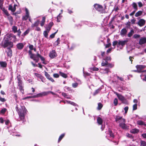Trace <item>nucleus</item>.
<instances>
[{
    "label": "nucleus",
    "mask_w": 146,
    "mask_h": 146,
    "mask_svg": "<svg viewBox=\"0 0 146 146\" xmlns=\"http://www.w3.org/2000/svg\"><path fill=\"white\" fill-rule=\"evenodd\" d=\"M130 23H131L130 22L128 21L127 22V23L126 25V27L127 28H129L130 26Z\"/></svg>",
    "instance_id": "680f3d73"
},
{
    "label": "nucleus",
    "mask_w": 146,
    "mask_h": 146,
    "mask_svg": "<svg viewBox=\"0 0 146 146\" xmlns=\"http://www.w3.org/2000/svg\"><path fill=\"white\" fill-rule=\"evenodd\" d=\"M60 40L59 38H58L57 40L55 41L54 43V44L56 46H58V44L60 43Z\"/></svg>",
    "instance_id": "a19ab883"
},
{
    "label": "nucleus",
    "mask_w": 146,
    "mask_h": 146,
    "mask_svg": "<svg viewBox=\"0 0 146 146\" xmlns=\"http://www.w3.org/2000/svg\"><path fill=\"white\" fill-rule=\"evenodd\" d=\"M140 146H146V142L141 140L140 142Z\"/></svg>",
    "instance_id": "ea45409f"
},
{
    "label": "nucleus",
    "mask_w": 146,
    "mask_h": 146,
    "mask_svg": "<svg viewBox=\"0 0 146 146\" xmlns=\"http://www.w3.org/2000/svg\"><path fill=\"white\" fill-rule=\"evenodd\" d=\"M0 9L7 16H9V14L7 10L5 9V8H3V7H2V8H0Z\"/></svg>",
    "instance_id": "a878e982"
},
{
    "label": "nucleus",
    "mask_w": 146,
    "mask_h": 146,
    "mask_svg": "<svg viewBox=\"0 0 146 146\" xmlns=\"http://www.w3.org/2000/svg\"><path fill=\"white\" fill-rule=\"evenodd\" d=\"M17 80L19 89L23 94H24V90L23 86L22 81L19 78H17Z\"/></svg>",
    "instance_id": "423d86ee"
},
{
    "label": "nucleus",
    "mask_w": 146,
    "mask_h": 146,
    "mask_svg": "<svg viewBox=\"0 0 146 146\" xmlns=\"http://www.w3.org/2000/svg\"><path fill=\"white\" fill-rule=\"evenodd\" d=\"M146 43V37H143L141 38L139 41V44L140 45L144 44Z\"/></svg>",
    "instance_id": "2eb2a0df"
},
{
    "label": "nucleus",
    "mask_w": 146,
    "mask_h": 146,
    "mask_svg": "<svg viewBox=\"0 0 146 146\" xmlns=\"http://www.w3.org/2000/svg\"><path fill=\"white\" fill-rule=\"evenodd\" d=\"M3 0H0V8H1L2 7H3Z\"/></svg>",
    "instance_id": "bf43d9fd"
},
{
    "label": "nucleus",
    "mask_w": 146,
    "mask_h": 146,
    "mask_svg": "<svg viewBox=\"0 0 146 146\" xmlns=\"http://www.w3.org/2000/svg\"><path fill=\"white\" fill-rule=\"evenodd\" d=\"M57 56V54L54 50L50 51L49 54V56L51 58H53Z\"/></svg>",
    "instance_id": "9b49d317"
},
{
    "label": "nucleus",
    "mask_w": 146,
    "mask_h": 146,
    "mask_svg": "<svg viewBox=\"0 0 146 146\" xmlns=\"http://www.w3.org/2000/svg\"><path fill=\"white\" fill-rule=\"evenodd\" d=\"M137 124L140 125H144L145 126L146 123H145L142 120H139L137 121Z\"/></svg>",
    "instance_id": "c756f323"
},
{
    "label": "nucleus",
    "mask_w": 146,
    "mask_h": 146,
    "mask_svg": "<svg viewBox=\"0 0 146 146\" xmlns=\"http://www.w3.org/2000/svg\"><path fill=\"white\" fill-rule=\"evenodd\" d=\"M78 84L77 82L73 83L72 84V87L74 88L77 87L78 86Z\"/></svg>",
    "instance_id": "3c124183"
},
{
    "label": "nucleus",
    "mask_w": 146,
    "mask_h": 146,
    "mask_svg": "<svg viewBox=\"0 0 146 146\" xmlns=\"http://www.w3.org/2000/svg\"><path fill=\"white\" fill-rule=\"evenodd\" d=\"M35 75L36 77H37L38 78H39L40 79H41V81L43 82H44V80H45V78L42 76L40 74L37 73H35Z\"/></svg>",
    "instance_id": "4468645a"
},
{
    "label": "nucleus",
    "mask_w": 146,
    "mask_h": 146,
    "mask_svg": "<svg viewBox=\"0 0 146 146\" xmlns=\"http://www.w3.org/2000/svg\"><path fill=\"white\" fill-rule=\"evenodd\" d=\"M53 76L54 78H58L59 76V75L58 74L55 73L53 74Z\"/></svg>",
    "instance_id": "e2e57ef3"
},
{
    "label": "nucleus",
    "mask_w": 146,
    "mask_h": 146,
    "mask_svg": "<svg viewBox=\"0 0 146 146\" xmlns=\"http://www.w3.org/2000/svg\"><path fill=\"white\" fill-rule=\"evenodd\" d=\"M30 32V30L29 29H28L22 35V36H24L27 35Z\"/></svg>",
    "instance_id": "4c0bfd02"
},
{
    "label": "nucleus",
    "mask_w": 146,
    "mask_h": 146,
    "mask_svg": "<svg viewBox=\"0 0 146 146\" xmlns=\"http://www.w3.org/2000/svg\"><path fill=\"white\" fill-rule=\"evenodd\" d=\"M94 7L95 9L101 13L103 12V7L101 5L98 4H95L94 5Z\"/></svg>",
    "instance_id": "0eeeda50"
},
{
    "label": "nucleus",
    "mask_w": 146,
    "mask_h": 146,
    "mask_svg": "<svg viewBox=\"0 0 146 146\" xmlns=\"http://www.w3.org/2000/svg\"><path fill=\"white\" fill-rule=\"evenodd\" d=\"M12 44L11 41H9L5 39L4 44L3 45L4 48L7 47L9 45H10V44Z\"/></svg>",
    "instance_id": "f8f14e48"
},
{
    "label": "nucleus",
    "mask_w": 146,
    "mask_h": 146,
    "mask_svg": "<svg viewBox=\"0 0 146 146\" xmlns=\"http://www.w3.org/2000/svg\"><path fill=\"white\" fill-rule=\"evenodd\" d=\"M43 94V92H42V93L38 94L36 95L31 96V98L41 97L44 96Z\"/></svg>",
    "instance_id": "f3484780"
},
{
    "label": "nucleus",
    "mask_w": 146,
    "mask_h": 146,
    "mask_svg": "<svg viewBox=\"0 0 146 146\" xmlns=\"http://www.w3.org/2000/svg\"><path fill=\"white\" fill-rule=\"evenodd\" d=\"M134 33V31L133 29H131L130 32L128 34L127 36L129 37H131Z\"/></svg>",
    "instance_id": "7c9ffc66"
},
{
    "label": "nucleus",
    "mask_w": 146,
    "mask_h": 146,
    "mask_svg": "<svg viewBox=\"0 0 146 146\" xmlns=\"http://www.w3.org/2000/svg\"><path fill=\"white\" fill-rule=\"evenodd\" d=\"M44 74L45 76L48 79L51 77L48 73L46 71H44Z\"/></svg>",
    "instance_id": "37998d69"
},
{
    "label": "nucleus",
    "mask_w": 146,
    "mask_h": 146,
    "mask_svg": "<svg viewBox=\"0 0 146 146\" xmlns=\"http://www.w3.org/2000/svg\"><path fill=\"white\" fill-rule=\"evenodd\" d=\"M7 110L6 109L4 108L2 109L1 111V113L3 114H4L5 113Z\"/></svg>",
    "instance_id": "6e6d98bb"
},
{
    "label": "nucleus",
    "mask_w": 146,
    "mask_h": 146,
    "mask_svg": "<svg viewBox=\"0 0 146 146\" xmlns=\"http://www.w3.org/2000/svg\"><path fill=\"white\" fill-rule=\"evenodd\" d=\"M53 24L52 22H50L48 24V27L46 28V30L48 32H49Z\"/></svg>",
    "instance_id": "a211bd4d"
},
{
    "label": "nucleus",
    "mask_w": 146,
    "mask_h": 146,
    "mask_svg": "<svg viewBox=\"0 0 146 146\" xmlns=\"http://www.w3.org/2000/svg\"><path fill=\"white\" fill-rule=\"evenodd\" d=\"M48 33L47 31H45L43 32V35L44 36L47 38L48 35Z\"/></svg>",
    "instance_id": "79ce46f5"
},
{
    "label": "nucleus",
    "mask_w": 146,
    "mask_h": 146,
    "mask_svg": "<svg viewBox=\"0 0 146 146\" xmlns=\"http://www.w3.org/2000/svg\"><path fill=\"white\" fill-rule=\"evenodd\" d=\"M62 95L67 99H71V97L69 96L65 92H62Z\"/></svg>",
    "instance_id": "cd10ccee"
},
{
    "label": "nucleus",
    "mask_w": 146,
    "mask_h": 146,
    "mask_svg": "<svg viewBox=\"0 0 146 146\" xmlns=\"http://www.w3.org/2000/svg\"><path fill=\"white\" fill-rule=\"evenodd\" d=\"M7 16L8 19L10 22V23L11 24H12L13 21V17L11 16L10 15V14L9 15V16Z\"/></svg>",
    "instance_id": "393cba45"
},
{
    "label": "nucleus",
    "mask_w": 146,
    "mask_h": 146,
    "mask_svg": "<svg viewBox=\"0 0 146 146\" xmlns=\"http://www.w3.org/2000/svg\"><path fill=\"white\" fill-rule=\"evenodd\" d=\"M142 14V12L141 11H139L137 12L135 14V16L136 17H138L141 15Z\"/></svg>",
    "instance_id": "2f4dec72"
},
{
    "label": "nucleus",
    "mask_w": 146,
    "mask_h": 146,
    "mask_svg": "<svg viewBox=\"0 0 146 146\" xmlns=\"http://www.w3.org/2000/svg\"><path fill=\"white\" fill-rule=\"evenodd\" d=\"M103 105L101 103H99L98 104V106L97 108V109L98 110H100L102 108Z\"/></svg>",
    "instance_id": "e433bc0d"
},
{
    "label": "nucleus",
    "mask_w": 146,
    "mask_h": 146,
    "mask_svg": "<svg viewBox=\"0 0 146 146\" xmlns=\"http://www.w3.org/2000/svg\"><path fill=\"white\" fill-rule=\"evenodd\" d=\"M16 46L17 48L19 50H21L24 47V45L23 43H19L17 44L16 45Z\"/></svg>",
    "instance_id": "6ab92c4d"
},
{
    "label": "nucleus",
    "mask_w": 146,
    "mask_h": 146,
    "mask_svg": "<svg viewBox=\"0 0 146 146\" xmlns=\"http://www.w3.org/2000/svg\"><path fill=\"white\" fill-rule=\"evenodd\" d=\"M107 66V67H109L110 68H111L113 66V65L110 63H108Z\"/></svg>",
    "instance_id": "0e129e2a"
},
{
    "label": "nucleus",
    "mask_w": 146,
    "mask_h": 146,
    "mask_svg": "<svg viewBox=\"0 0 146 146\" xmlns=\"http://www.w3.org/2000/svg\"><path fill=\"white\" fill-rule=\"evenodd\" d=\"M113 104L115 106H116L118 104V100L117 98L114 99L113 100Z\"/></svg>",
    "instance_id": "49530a36"
},
{
    "label": "nucleus",
    "mask_w": 146,
    "mask_h": 146,
    "mask_svg": "<svg viewBox=\"0 0 146 146\" xmlns=\"http://www.w3.org/2000/svg\"><path fill=\"white\" fill-rule=\"evenodd\" d=\"M132 5L133 7L135 9V10L136 11L137 10L138 8H137V5L136 3H135V2H133L132 3Z\"/></svg>",
    "instance_id": "72a5a7b5"
},
{
    "label": "nucleus",
    "mask_w": 146,
    "mask_h": 146,
    "mask_svg": "<svg viewBox=\"0 0 146 146\" xmlns=\"http://www.w3.org/2000/svg\"><path fill=\"white\" fill-rule=\"evenodd\" d=\"M40 58L42 61V63L44 64H46V63L45 62V58L42 56H41L38 53H37L36 54V59H38V61L39 60V58Z\"/></svg>",
    "instance_id": "1a4fd4ad"
},
{
    "label": "nucleus",
    "mask_w": 146,
    "mask_h": 146,
    "mask_svg": "<svg viewBox=\"0 0 146 146\" xmlns=\"http://www.w3.org/2000/svg\"><path fill=\"white\" fill-rule=\"evenodd\" d=\"M136 67L138 70L139 73H141L142 70L145 68L146 66L145 65H137L136 66Z\"/></svg>",
    "instance_id": "6e6552de"
},
{
    "label": "nucleus",
    "mask_w": 146,
    "mask_h": 146,
    "mask_svg": "<svg viewBox=\"0 0 146 146\" xmlns=\"http://www.w3.org/2000/svg\"><path fill=\"white\" fill-rule=\"evenodd\" d=\"M145 21L143 19H140L137 24L140 27H142L145 24Z\"/></svg>",
    "instance_id": "ddd939ff"
},
{
    "label": "nucleus",
    "mask_w": 146,
    "mask_h": 146,
    "mask_svg": "<svg viewBox=\"0 0 146 146\" xmlns=\"http://www.w3.org/2000/svg\"><path fill=\"white\" fill-rule=\"evenodd\" d=\"M0 64L1 67L3 68L6 67L7 65L6 61H0Z\"/></svg>",
    "instance_id": "412c9836"
},
{
    "label": "nucleus",
    "mask_w": 146,
    "mask_h": 146,
    "mask_svg": "<svg viewBox=\"0 0 146 146\" xmlns=\"http://www.w3.org/2000/svg\"><path fill=\"white\" fill-rule=\"evenodd\" d=\"M137 104H134L133 105V110H137Z\"/></svg>",
    "instance_id": "864d4df0"
},
{
    "label": "nucleus",
    "mask_w": 146,
    "mask_h": 146,
    "mask_svg": "<svg viewBox=\"0 0 146 146\" xmlns=\"http://www.w3.org/2000/svg\"><path fill=\"white\" fill-rule=\"evenodd\" d=\"M140 37V35L137 34H134L133 36V38L135 39H137L139 38Z\"/></svg>",
    "instance_id": "c03bdc74"
},
{
    "label": "nucleus",
    "mask_w": 146,
    "mask_h": 146,
    "mask_svg": "<svg viewBox=\"0 0 146 146\" xmlns=\"http://www.w3.org/2000/svg\"><path fill=\"white\" fill-rule=\"evenodd\" d=\"M120 120L119 121V126L123 129H128V127L125 123L126 121V120L122 118V116L117 115L115 118V121L116 122H117Z\"/></svg>",
    "instance_id": "f03ea898"
},
{
    "label": "nucleus",
    "mask_w": 146,
    "mask_h": 146,
    "mask_svg": "<svg viewBox=\"0 0 146 146\" xmlns=\"http://www.w3.org/2000/svg\"><path fill=\"white\" fill-rule=\"evenodd\" d=\"M128 106H126L124 108V110H125V113H127L128 110Z\"/></svg>",
    "instance_id": "338daca9"
},
{
    "label": "nucleus",
    "mask_w": 146,
    "mask_h": 146,
    "mask_svg": "<svg viewBox=\"0 0 146 146\" xmlns=\"http://www.w3.org/2000/svg\"><path fill=\"white\" fill-rule=\"evenodd\" d=\"M13 9V7L11 5H10L9 6L8 10H9L11 11L12 12Z\"/></svg>",
    "instance_id": "4d7b16f0"
},
{
    "label": "nucleus",
    "mask_w": 146,
    "mask_h": 146,
    "mask_svg": "<svg viewBox=\"0 0 146 146\" xmlns=\"http://www.w3.org/2000/svg\"><path fill=\"white\" fill-rule=\"evenodd\" d=\"M59 73L60 75L63 77L64 78H66L67 77V75L66 74L61 72H60Z\"/></svg>",
    "instance_id": "f704fd0d"
},
{
    "label": "nucleus",
    "mask_w": 146,
    "mask_h": 146,
    "mask_svg": "<svg viewBox=\"0 0 146 146\" xmlns=\"http://www.w3.org/2000/svg\"><path fill=\"white\" fill-rule=\"evenodd\" d=\"M90 69L93 71H98L99 69L98 68L96 67H92L90 68Z\"/></svg>",
    "instance_id": "8fccbe9b"
},
{
    "label": "nucleus",
    "mask_w": 146,
    "mask_h": 146,
    "mask_svg": "<svg viewBox=\"0 0 146 146\" xmlns=\"http://www.w3.org/2000/svg\"><path fill=\"white\" fill-rule=\"evenodd\" d=\"M17 111L18 113L20 121H23L25 115L27 114L28 111L24 105L20 106L18 107L17 105L15 108Z\"/></svg>",
    "instance_id": "f257e3e1"
},
{
    "label": "nucleus",
    "mask_w": 146,
    "mask_h": 146,
    "mask_svg": "<svg viewBox=\"0 0 146 146\" xmlns=\"http://www.w3.org/2000/svg\"><path fill=\"white\" fill-rule=\"evenodd\" d=\"M39 21L38 20H37L35 21L33 24H32L31 25V27L32 28L34 27H37L39 25Z\"/></svg>",
    "instance_id": "5701e85b"
},
{
    "label": "nucleus",
    "mask_w": 146,
    "mask_h": 146,
    "mask_svg": "<svg viewBox=\"0 0 146 146\" xmlns=\"http://www.w3.org/2000/svg\"><path fill=\"white\" fill-rule=\"evenodd\" d=\"M97 122L99 125H101L103 123L102 119L100 117H98L97 119Z\"/></svg>",
    "instance_id": "b1692460"
},
{
    "label": "nucleus",
    "mask_w": 146,
    "mask_h": 146,
    "mask_svg": "<svg viewBox=\"0 0 146 146\" xmlns=\"http://www.w3.org/2000/svg\"><path fill=\"white\" fill-rule=\"evenodd\" d=\"M17 32H18L17 35L19 37H20L21 36V32L20 30V29H19L18 30Z\"/></svg>",
    "instance_id": "052dcab7"
},
{
    "label": "nucleus",
    "mask_w": 146,
    "mask_h": 146,
    "mask_svg": "<svg viewBox=\"0 0 146 146\" xmlns=\"http://www.w3.org/2000/svg\"><path fill=\"white\" fill-rule=\"evenodd\" d=\"M5 39L10 41L12 39L13 42H15L17 40V38L15 35L12 34H7L5 36Z\"/></svg>",
    "instance_id": "20e7f679"
},
{
    "label": "nucleus",
    "mask_w": 146,
    "mask_h": 146,
    "mask_svg": "<svg viewBox=\"0 0 146 146\" xmlns=\"http://www.w3.org/2000/svg\"><path fill=\"white\" fill-rule=\"evenodd\" d=\"M61 13L59 14L57 17V21L58 22H60V19H61Z\"/></svg>",
    "instance_id": "de8ad7c7"
},
{
    "label": "nucleus",
    "mask_w": 146,
    "mask_h": 146,
    "mask_svg": "<svg viewBox=\"0 0 146 146\" xmlns=\"http://www.w3.org/2000/svg\"><path fill=\"white\" fill-rule=\"evenodd\" d=\"M111 42H110L109 43H108V44H106V45L105 46V47H106V48H109V47H110L111 46Z\"/></svg>",
    "instance_id": "774afa93"
},
{
    "label": "nucleus",
    "mask_w": 146,
    "mask_h": 146,
    "mask_svg": "<svg viewBox=\"0 0 146 146\" xmlns=\"http://www.w3.org/2000/svg\"><path fill=\"white\" fill-rule=\"evenodd\" d=\"M29 18H30L29 15H25L23 16L22 20L23 21H26Z\"/></svg>",
    "instance_id": "58836bf2"
},
{
    "label": "nucleus",
    "mask_w": 146,
    "mask_h": 146,
    "mask_svg": "<svg viewBox=\"0 0 146 146\" xmlns=\"http://www.w3.org/2000/svg\"><path fill=\"white\" fill-rule=\"evenodd\" d=\"M84 76L86 77L87 76H89L90 75V74L87 72H84Z\"/></svg>",
    "instance_id": "5fc2aeb1"
},
{
    "label": "nucleus",
    "mask_w": 146,
    "mask_h": 146,
    "mask_svg": "<svg viewBox=\"0 0 146 146\" xmlns=\"http://www.w3.org/2000/svg\"><path fill=\"white\" fill-rule=\"evenodd\" d=\"M58 31V30H57L56 31V32H55L54 33H52V34L51 35H50V37L52 38H53L54 37L56 34L57 33Z\"/></svg>",
    "instance_id": "a18cd8bd"
},
{
    "label": "nucleus",
    "mask_w": 146,
    "mask_h": 146,
    "mask_svg": "<svg viewBox=\"0 0 146 146\" xmlns=\"http://www.w3.org/2000/svg\"><path fill=\"white\" fill-rule=\"evenodd\" d=\"M108 63V62L106 60L105 62H104V61H103L101 63V65L102 66H107Z\"/></svg>",
    "instance_id": "09e8293b"
},
{
    "label": "nucleus",
    "mask_w": 146,
    "mask_h": 146,
    "mask_svg": "<svg viewBox=\"0 0 146 146\" xmlns=\"http://www.w3.org/2000/svg\"><path fill=\"white\" fill-rule=\"evenodd\" d=\"M108 131L110 137L114 138V136L111 129H109Z\"/></svg>",
    "instance_id": "c85d7f7f"
},
{
    "label": "nucleus",
    "mask_w": 146,
    "mask_h": 146,
    "mask_svg": "<svg viewBox=\"0 0 146 146\" xmlns=\"http://www.w3.org/2000/svg\"><path fill=\"white\" fill-rule=\"evenodd\" d=\"M139 130L138 129H131L130 131V132L131 133H133V134H135L136 133H137L139 132Z\"/></svg>",
    "instance_id": "bb28decb"
},
{
    "label": "nucleus",
    "mask_w": 146,
    "mask_h": 146,
    "mask_svg": "<svg viewBox=\"0 0 146 146\" xmlns=\"http://www.w3.org/2000/svg\"><path fill=\"white\" fill-rule=\"evenodd\" d=\"M50 93H51L52 95H56V94L55 93H54L53 92H52V91H49L48 92H43V94L44 96H46L49 94Z\"/></svg>",
    "instance_id": "4be33fe9"
},
{
    "label": "nucleus",
    "mask_w": 146,
    "mask_h": 146,
    "mask_svg": "<svg viewBox=\"0 0 146 146\" xmlns=\"http://www.w3.org/2000/svg\"><path fill=\"white\" fill-rule=\"evenodd\" d=\"M29 48L30 50H29L28 52L29 55L30 56V58L35 61L36 62H38V59H36L35 54H33L32 51V50L33 49V45L32 44H29Z\"/></svg>",
    "instance_id": "7ed1b4c3"
},
{
    "label": "nucleus",
    "mask_w": 146,
    "mask_h": 146,
    "mask_svg": "<svg viewBox=\"0 0 146 146\" xmlns=\"http://www.w3.org/2000/svg\"><path fill=\"white\" fill-rule=\"evenodd\" d=\"M128 40H120L118 41V43L117 44V47H119L120 45L122 47L124 46L128 42Z\"/></svg>",
    "instance_id": "9d476101"
},
{
    "label": "nucleus",
    "mask_w": 146,
    "mask_h": 146,
    "mask_svg": "<svg viewBox=\"0 0 146 146\" xmlns=\"http://www.w3.org/2000/svg\"><path fill=\"white\" fill-rule=\"evenodd\" d=\"M7 49L8 51L7 52V56L9 57H11L12 56V50L10 48H7Z\"/></svg>",
    "instance_id": "aec40b11"
},
{
    "label": "nucleus",
    "mask_w": 146,
    "mask_h": 146,
    "mask_svg": "<svg viewBox=\"0 0 146 146\" xmlns=\"http://www.w3.org/2000/svg\"><path fill=\"white\" fill-rule=\"evenodd\" d=\"M118 42L117 41L115 40L113 42V46H115L116 45H117V44H118Z\"/></svg>",
    "instance_id": "13d9d810"
},
{
    "label": "nucleus",
    "mask_w": 146,
    "mask_h": 146,
    "mask_svg": "<svg viewBox=\"0 0 146 146\" xmlns=\"http://www.w3.org/2000/svg\"><path fill=\"white\" fill-rule=\"evenodd\" d=\"M65 134L63 133L59 137V138L58 140V143H59L61 141L62 139L64 137Z\"/></svg>",
    "instance_id": "c9c22d12"
},
{
    "label": "nucleus",
    "mask_w": 146,
    "mask_h": 146,
    "mask_svg": "<svg viewBox=\"0 0 146 146\" xmlns=\"http://www.w3.org/2000/svg\"><path fill=\"white\" fill-rule=\"evenodd\" d=\"M6 100L4 98H2L0 96V101L2 102H4L6 101Z\"/></svg>",
    "instance_id": "69168bd1"
},
{
    "label": "nucleus",
    "mask_w": 146,
    "mask_h": 146,
    "mask_svg": "<svg viewBox=\"0 0 146 146\" xmlns=\"http://www.w3.org/2000/svg\"><path fill=\"white\" fill-rule=\"evenodd\" d=\"M101 90V89L99 88L97 90H96L94 93V95H96Z\"/></svg>",
    "instance_id": "603ef678"
},
{
    "label": "nucleus",
    "mask_w": 146,
    "mask_h": 146,
    "mask_svg": "<svg viewBox=\"0 0 146 146\" xmlns=\"http://www.w3.org/2000/svg\"><path fill=\"white\" fill-rule=\"evenodd\" d=\"M127 30L125 28H124L121 30L120 34L121 36H125L127 34Z\"/></svg>",
    "instance_id": "dca6fc26"
},
{
    "label": "nucleus",
    "mask_w": 146,
    "mask_h": 146,
    "mask_svg": "<svg viewBox=\"0 0 146 146\" xmlns=\"http://www.w3.org/2000/svg\"><path fill=\"white\" fill-rule=\"evenodd\" d=\"M114 93L116 95L119 100L122 102V103H126L127 102L126 99L124 96L116 92H114Z\"/></svg>",
    "instance_id": "39448f33"
},
{
    "label": "nucleus",
    "mask_w": 146,
    "mask_h": 146,
    "mask_svg": "<svg viewBox=\"0 0 146 146\" xmlns=\"http://www.w3.org/2000/svg\"><path fill=\"white\" fill-rule=\"evenodd\" d=\"M12 31L14 32V33L17 32V27L15 26H14L12 27Z\"/></svg>",
    "instance_id": "473e14b6"
}]
</instances>
